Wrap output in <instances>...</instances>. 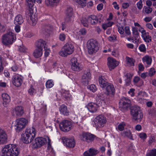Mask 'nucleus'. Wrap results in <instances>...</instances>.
Masks as SVG:
<instances>
[{"instance_id": "1", "label": "nucleus", "mask_w": 156, "mask_h": 156, "mask_svg": "<svg viewBox=\"0 0 156 156\" xmlns=\"http://www.w3.org/2000/svg\"><path fill=\"white\" fill-rule=\"evenodd\" d=\"M27 4L28 9L26 12V17L28 18L27 22L33 26L35 25L37 23V18L35 14L34 13L33 7L34 0H26Z\"/></svg>"}, {"instance_id": "2", "label": "nucleus", "mask_w": 156, "mask_h": 156, "mask_svg": "<svg viewBox=\"0 0 156 156\" xmlns=\"http://www.w3.org/2000/svg\"><path fill=\"white\" fill-rule=\"evenodd\" d=\"M19 153V149L16 145L9 144L2 149L1 156H18Z\"/></svg>"}, {"instance_id": "3", "label": "nucleus", "mask_w": 156, "mask_h": 156, "mask_svg": "<svg viewBox=\"0 0 156 156\" xmlns=\"http://www.w3.org/2000/svg\"><path fill=\"white\" fill-rule=\"evenodd\" d=\"M36 133L35 129L33 127L27 129L25 133L21 135L22 141L26 144L31 142L35 137Z\"/></svg>"}, {"instance_id": "4", "label": "nucleus", "mask_w": 156, "mask_h": 156, "mask_svg": "<svg viewBox=\"0 0 156 156\" xmlns=\"http://www.w3.org/2000/svg\"><path fill=\"white\" fill-rule=\"evenodd\" d=\"M130 115L132 119L134 121L139 120L142 119L143 114L140 108L137 106L132 107L130 108Z\"/></svg>"}, {"instance_id": "5", "label": "nucleus", "mask_w": 156, "mask_h": 156, "mask_svg": "<svg viewBox=\"0 0 156 156\" xmlns=\"http://www.w3.org/2000/svg\"><path fill=\"white\" fill-rule=\"evenodd\" d=\"M87 47L88 53L90 55L93 54L98 50V43L96 40L90 39L87 42Z\"/></svg>"}, {"instance_id": "6", "label": "nucleus", "mask_w": 156, "mask_h": 156, "mask_svg": "<svg viewBox=\"0 0 156 156\" xmlns=\"http://www.w3.org/2000/svg\"><path fill=\"white\" fill-rule=\"evenodd\" d=\"M74 47L70 43L66 44L59 52L60 56L66 57L68 55L72 54L74 51Z\"/></svg>"}, {"instance_id": "7", "label": "nucleus", "mask_w": 156, "mask_h": 156, "mask_svg": "<svg viewBox=\"0 0 156 156\" xmlns=\"http://www.w3.org/2000/svg\"><path fill=\"white\" fill-rule=\"evenodd\" d=\"M16 40V37L12 32H9L2 35V42L5 45L12 44Z\"/></svg>"}, {"instance_id": "8", "label": "nucleus", "mask_w": 156, "mask_h": 156, "mask_svg": "<svg viewBox=\"0 0 156 156\" xmlns=\"http://www.w3.org/2000/svg\"><path fill=\"white\" fill-rule=\"evenodd\" d=\"M106 118L103 115H99L95 118L93 125L96 128L104 126L106 122Z\"/></svg>"}, {"instance_id": "9", "label": "nucleus", "mask_w": 156, "mask_h": 156, "mask_svg": "<svg viewBox=\"0 0 156 156\" xmlns=\"http://www.w3.org/2000/svg\"><path fill=\"white\" fill-rule=\"evenodd\" d=\"M28 123L27 120L24 118L17 119L15 121V128L16 131L19 132L24 128Z\"/></svg>"}, {"instance_id": "10", "label": "nucleus", "mask_w": 156, "mask_h": 156, "mask_svg": "<svg viewBox=\"0 0 156 156\" xmlns=\"http://www.w3.org/2000/svg\"><path fill=\"white\" fill-rule=\"evenodd\" d=\"M106 92L104 94H100L99 97H112L115 94V89L113 85L109 83L105 87Z\"/></svg>"}, {"instance_id": "11", "label": "nucleus", "mask_w": 156, "mask_h": 156, "mask_svg": "<svg viewBox=\"0 0 156 156\" xmlns=\"http://www.w3.org/2000/svg\"><path fill=\"white\" fill-rule=\"evenodd\" d=\"M59 127L62 131H69L72 127V123L70 121L68 120H63L60 123Z\"/></svg>"}, {"instance_id": "12", "label": "nucleus", "mask_w": 156, "mask_h": 156, "mask_svg": "<svg viewBox=\"0 0 156 156\" xmlns=\"http://www.w3.org/2000/svg\"><path fill=\"white\" fill-rule=\"evenodd\" d=\"M131 101L128 98H122L119 102V108L126 110L131 105Z\"/></svg>"}, {"instance_id": "13", "label": "nucleus", "mask_w": 156, "mask_h": 156, "mask_svg": "<svg viewBox=\"0 0 156 156\" xmlns=\"http://www.w3.org/2000/svg\"><path fill=\"white\" fill-rule=\"evenodd\" d=\"M91 74L89 70L84 71L81 79V82L83 84L86 86L87 85L91 80Z\"/></svg>"}, {"instance_id": "14", "label": "nucleus", "mask_w": 156, "mask_h": 156, "mask_svg": "<svg viewBox=\"0 0 156 156\" xmlns=\"http://www.w3.org/2000/svg\"><path fill=\"white\" fill-rule=\"evenodd\" d=\"M70 65L71 69L74 71H79L81 70L80 65L78 62L77 58L73 57L71 58L70 61Z\"/></svg>"}, {"instance_id": "15", "label": "nucleus", "mask_w": 156, "mask_h": 156, "mask_svg": "<svg viewBox=\"0 0 156 156\" xmlns=\"http://www.w3.org/2000/svg\"><path fill=\"white\" fill-rule=\"evenodd\" d=\"M62 140L63 144L68 147H73L75 145V141L73 138H68L66 137L62 138Z\"/></svg>"}, {"instance_id": "16", "label": "nucleus", "mask_w": 156, "mask_h": 156, "mask_svg": "<svg viewBox=\"0 0 156 156\" xmlns=\"http://www.w3.org/2000/svg\"><path fill=\"white\" fill-rule=\"evenodd\" d=\"M12 82L14 85L18 87L21 86L23 82L21 76L18 74L14 75L12 78Z\"/></svg>"}, {"instance_id": "17", "label": "nucleus", "mask_w": 156, "mask_h": 156, "mask_svg": "<svg viewBox=\"0 0 156 156\" xmlns=\"http://www.w3.org/2000/svg\"><path fill=\"white\" fill-rule=\"evenodd\" d=\"M119 65L118 62L115 59L109 57L108 58V66L110 70L113 69Z\"/></svg>"}, {"instance_id": "18", "label": "nucleus", "mask_w": 156, "mask_h": 156, "mask_svg": "<svg viewBox=\"0 0 156 156\" xmlns=\"http://www.w3.org/2000/svg\"><path fill=\"white\" fill-rule=\"evenodd\" d=\"M8 136L5 131L0 128V144H3L7 142Z\"/></svg>"}, {"instance_id": "19", "label": "nucleus", "mask_w": 156, "mask_h": 156, "mask_svg": "<svg viewBox=\"0 0 156 156\" xmlns=\"http://www.w3.org/2000/svg\"><path fill=\"white\" fill-rule=\"evenodd\" d=\"M35 141V143L34 144L35 147H40L44 145L46 142L45 139L42 137L36 138Z\"/></svg>"}, {"instance_id": "20", "label": "nucleus", "mask_w": 156, "mask_h": 156, "mask_svg": "<svg viewBox=\"0 0 156 156\" xmlns=\"http://www.w3.org/2000/svg\"><path fill=\"white\" fill-rule=\"evenodd\" d=\"M16 115L18 116H21L23 115L24 113L23 108L21 106H17L13 110Z\"/></svg>"}, {"instance_id": "21", "label": "nucleus", "mask_w": 156, "mask_h": 156, "mask_svg": "<svg viewBox=\"0 0 156 156\" xmlns=\"http://www.w3.org/2000/svg\"><path fill=\"white\" fill-rule=\"evenodd\" d=\"M87 107L88 110L90 112L94 113L95 112L98 108L97 104L93 102H90L87 105Z\"/></svg>"}, {"instance_id": "22", "label": "nucleus", "mask_w": 156, "mask_h": 156, "mask_svg": "<svg viewBox=\"0 0 156 156\" xmlns=\"http://www.w3.org/2000/svg\"><path fill=\"white\" fill-rule=\"evenodd\" d=\"M99 82L100 86L102 88H105L109 83L107 82V80L105 78V77L102 76H99Z\"/></svg>"}, {"instance_id": "23", "label": "nucleus", "mask_w": 156, "mask_h": 156, "mask_svg": "<svg viewBox=\"0 0 156 156\" xmlns=\"http://www.w3.org/2000/svg\"><path fill=\"white\" fill-rule=\"evenodd\" d=\"M98 153V150L90 148L88 151L85 152L83 154L84 156H94Z\"/></svg>"}, {"instance_id": "24", "label": "nucleus", "mask_w": 156, "mask_h": 156, "mask_svg": "<svg viewBox=\"0 0 156 156\" xmlns=\"http://www.w3.org/2000/svg\"><path fill=\"white\" fill-rule=\"evenodd\" d=\"M23 22L24 19L21 15L19 14L15 17L14 20L15 25H21Z\"/></svg>"}, {"instance_id": "25", "label": "nucleus", "mask_w": 156, "mask_h": 156, "mask_svg": "<svg viewBox=\"0 0 156 156\" xmlns=\"http://www.w3.org/2000/svg\"><path fill=\"white\" fill-rule=\"evenodd\" d=\"M36 48L40 49H43V47L47 46V44L45 41L43 39H40L37 41L36 42Z\"/></svg>"}, {"instance_id": "26", "label": "nucleus", "mask_w": 156, "mask_h": 156, "mask_svg": "<svg viewBox=\"0 0 156 156\" xmlns=\"http://www.w3.org/2000/svg\"><path fill=\"white\" fill-rule=\"evenodd\" d=\"M60 0H45V4L48 6H54L59 3Z\"/></svg>"}, {"instance_id": "27", "label": "nucleus", "mask_w": 156, "mask_h": 156, "mask_svg": "<svg viewBox=\"0 0 156 156\" xmlns=\"http://www.w3.org/2000/svg\"><path fill=\"white\" fill-rule=\"evenodd\" d=\"M88 21L92 25H95L98 23V19L94 15H91L88 18Z\"/></svg>"}, {"instance_id": "28", "label": "nucleus", "mask_w": 156, "mask_h": 156, "mask_svg": "<svg viewBox=\"0 0 156 156\" xmlns=\"http://www.w3.org/2000/svg\"><path fill=\"white\" fill-rule=\"evenodd\" d=\"M59 110L61 114L65 115H69V112L67 109V107L64 105H63L59 107Z\"/></svg>"}, {"instance_id": "29", "label": "nucleus", "mask_w": 156, "mask_h": 156, "mask_svg": "<svg viewBox=\"0 0 156 156\" xmlns=\"http://www.w3.org/2000/svg\"><path fill=\"white\" fill-rule=\"evenodd\" d=\"M43 49L36 48L34 52L33 55L36 58H39L41 57L43 54Z\"/></svg>"}, {"instance_id": "30", "label": "nucleus", "mask_w": 156, "mask_h": 156, "mask_svg": "<svg viewBox=\"0 0 156 156\" xmlns=\"http://www.w3.org/2000/svg\"><path fill=\"white\" fill-rule=\"evenodd\" d=\"M143 62L147 65H150L152 62V59L151 56L146 55L144 56L142 59Z\"/></svg>"}, {"instance_id": "31", "label": "nucleus", "mask_w": 156, "mask_h": 156, "mask_svg": "<svg viewBox=\"0 0 156 156\" xmlns=\"http://www.w3.org/2000/svg\"><path fill=\"white\" fill-rule=\"evenodd\" d=\"M121 135L125 137H127L130 139H132V136L131 133L129 130H125L122 132L121 133Z\"/></svg>"}, {"instance_id": "32", "label": "nucleus", "mask_w": 156, "mask_h": 156, "mask_svg": "<svg viewBox=\"0 0 156 156\" xmlns=\"http://www.w3.org/2000/svg\"><path fill=\"white\" fill-rule=\"evenodd\" d=\"M74 15H65V23H72L73 21Z\"/></svg>"}, {"instance_id": "33", "label": "nucleus", "mask_w": 156, "mask_h": 156, "mask_svg": "<svg viewBox=\"0 0 156 156\" xmlns=\"http://www.w3.org/2000/svg\"><path fill=\"white\" fill-rule=\"evenodd\" d=\"M79 5L83 7L86 6V0H74Z\"/></svg>"}, {"instance_id": "34", "label": "nucleus", "mask_w": 156, "mask_h": 156, "mask_svg": "<svg viewBox=\"0 0 156 156\" xmlns=\"http://www.w3.org/2000/svg\"><path fill=\"white\" fill-rule=\"evenodd\" d=\"M65 15H74L73 8L70 6L67 7L65 11Z\"/></svg>"}, {"instance_id": "35", "label": "nucleus", "mask_w": 156, "mask_h": 156, "mask_svg": "<svg viewBox=\"0 0 156 156\" xmlns=\"http://www.w3.org/2000/svg\"><path fill=\"white\" fill-rule=\"evenodd\" d=\"M139 29L136 27H132V31L133 36H136L137 38V36H139Z\"/></svg>"}, {"instance_id": "36", "label": "nucleus", "mask_w": 156, "mask_h": 156, "mask_svg": "<svg viewBox=\"0 0 156 156\" xmlns=\"http://www.w3.org/2000/svg\"><path fill=\"white\" fill-rule=\"evenodd\" d=\"M45 85L47 88H50L54 86V82L52 80H49L47 81Z\"/></svg>"}, {"instance_id": "37", "label": "nucleus", "mask_w": 156, "mask_h": 156, "mask_svg": "<svg viewBox=\"0 0 156 156\" xmlns=\"http://www.w3.org/2000/svg\"><path fill=\"white\" fill-rule=\"evenodd\" d=\"M146 156H156V149H153L149 151L147 153Z\"/></svg>"}, {"instance_id": "38", "label": "nucleus", "mask_w": 156, "mask_h": 156, "mask_svg": "<svg viewBox=\"0 0 156 156\" xmlns=\"http://www.w3.org/2000/svg\"><path fill=\"white\" fill-rule=\"evenodd\" d=\"M87 141L89 142L90 141H93L95 138V136L93 134L87 133Z\"/></svg>"}, {"instance_id": "39", "label": "nucleus", "mask_w": 156, "mask_h": 156, "mask_svg": "<svg viewBox=\"0 0 156 156\" xmlns=\"http://www.w3.org/2000/svg\"><path fill=\"white\" fill-rule=\"evenodd\" d=\"M125 126V123L122 122L118 125L116 127V129L117 130L119 131H122L124 129Z\"/></svg>"}, {"instance_id": "40", "label": "nucleus", "mask_w": 156, "mask_h": 156, "mask_svg": "<svg viewBox=\"0 0 156 156\" xmlns=\"http://www.w3.org/2000/svg\"><path fill=\"white\" fill-rule=\"evenodd\" d=\"M133 82L134 84H137L139 82H140L141 84L143 83V80L140 79V77L137 76L134 77L133 79Z\"/></svg>"}, {"instance_id": "41", "label": "nucleus", "mask_w": 156, "mask_h": 156, "mask_svg": "<svg viewBox=\"0 0 156 156\" xmlns=\"http://www.w3.org/2000/svg\"><path fill=\"white\" fill-rule=\"evenodd\" d=\"M81 23L85 27H88V19L87 20L85 17H83L81 20Z\"/></svg>"}, {"instance_id": "42", "label": "nucleus", "mask_w": 156, "mask_h": 156, "mask_svg": "<svg viewBox=\"0 0 156 156\" xmlns=\"http://www.w3.org/2000/svg\"><path fill=\"white\" fill-rule=\"evenodd\" d=\"M126 60L127 61V63L128 65L130 66H134V63L132 59L127 57L126 58Z\"/></svg>"}, {"instance_id": "43", "label": "nucleus", "mask_w": 156, "mask_h": 156, "mask_svg": "<svg viewBox=\"0 0 156 156\" xmlns=\"http://www.w3.org/2000/svg\"><path fill=\"white\" fill-rule=\"evenodd\" d=\"M142 38L144 41L146 43H149L151 41V37L148 34Z\"/></svg>"}, {"instance_id": "44", "label": "nucleus", "mask_w": 156, "mask_h": 156, "mask_svg": "<svg viewBox=\"0 0 156 156\" xmlns=\"http://www.w3.org/2000/svg\"><path fill=\"white\" fill-rule=\"evenodd\" d=\"M87 88L93 92H94L97 90V88L94 84H91L90 86H87Z\"/></svg>"}, {"instance_id": "45", "label": "nucleus", "mask_w": 156, "mask_h": 156, "mask_svg": "<svg viewBox=\"0 0 156 156\" xmlns=\"http://www.w3.org/2000/svg\"><path fill=\"white\" fill-rule=\"evenodd\" d=\"M3 104L5 107L8 106L9 103L10 101V98H3Z\"/></svg>"}, {"instance_id": "46", "label": "nucleus", "mask_w": 156, "mask_h": 156, "mask_svg": "<svg viewBox=\"0 0 156 156\" xmlns=\"http://www.w3.org/2000/svg\"><path fill=\"white\" fill-rule=\"evenodd\" d=\"M87 133H83L80 135V138L81 140L84 141H86Z\"/></svg>"}, {"instance_id": "47", "label": "nucleus", "mask_w": 156, "mask_h": 156, "mask_svg": "<svg viewBox=\"0 0 156 156\" xmlns=\"http://www.w3.org/2000/svg\"><path fill=\"white\" fill-rule=\"evenodd\" d=\"M139 31L141 34V36L142 38L148 34L146 32V30L143 27H140Z\"/></svg>"}, {"instance_id": "48", "label": "nucleus", "mask_w": 156, "mask_h": 156, "mask_svg": "<svg viewBox=\"0 0 156 156\" xmlns=\"http://www.w3.org/2000/svg\"><path fill=\"white\" fill-rule=\"evenodd\" d=\"M139 49L141 52H145L146 49L145 45L144 44H140L139 47Z\"/></svg>"}, {"instance_id": "49", "label": "nucleus", "mask_w": 156, "mask_h": 156, "mask_svg": "<svg viewBox=\"0 0 156 156\" xmlns=\"http://www.w3.org/2000/svg\"><path fill=\"white\" fill-rule=\"evenodd\" d=\"M124 32L127 36H129L131 34V32L130 30L129 27L128 26H126L125 27Z\"/></svg>"}, {"instance_id": "50", "label": "nucleus", "mask_w": 156, "mask_h": 156, "mask_svg": "<svg viewBox=\"0 0 156 156\" xmlns=\"http://www.w3.org/2000/svg\"><path fill=\"white\" fill-rule=\"evenodd\" d=\"M155 71L153 68H152L150 69L148 72V75L150 76H153L155 73Z\"/></svg>"}, {"instance_id": "51", "label": "nucleus", "mask_w": 156, "mask_h": 156, "mask_svg": "<svg viewBox=\"0 0 156 156\" xmlns=\"http://www.w3.org/2000/svg\"><path fill=\"white\" fill-rule=\"evenodd\" d=\"M44 49L45 51L44 55L45 57H48L49 55L50 50L49 48H48L47 46H44Z\"/></svg>"}, {"instance_id": "52", "label": "nucleus", "mask_w": 156, "mask_h": 156, "mask_svg": "<svg viewBox=\"0 0 156 156\" xmlns=\"http://www.w3.org/2000/svg\"><path fill=\"white\" fill-rule=\"evenodd\" d=\"M66 38V35L63 33L60 34L59 36V40L62 41H64L65 40Z\"/></svg>"}, {"instance_id": "53", "label": "nucleus", "mask_w": 156, "mask_h": 156, "mask_svg": "<svg viewBox=\"0 0 156 156\" xmlns=\"http://www.w3.org/2000/svg\"><path fill=\"white\" fill-rule=\"evenodd\" d=\"M79 35H85L87 33V30L85 29L82 28L79 30Z\"/></svg>"}, {"instance_id": "54", "label": "nucleus", "mask_w": 156, "mask_h": 156, "mask_svg": "<svg viewBox=\"0 0 156 156\" xmlns=\"http://www.w3.org/2000/svg\"><path fill=\"white\" fill-rule=\"evenodd\" d=\"M139 136L141 139L143 140L145 139L147 137V135L146 134L144 133H140L139 134Z\"/></svg>"}, {"instance_id": "55", "label": "nucleus", "mask_w": 156, "mask_h": 156, "mask_svg": "<svg viewBox=\"0 0 156 156\" xmlns=\"http://www.w3.org/2000/svg\"><path fill=\"white\" fill-rule=\"evenodd\" d=\"M102 102H103V101H102L100 98H98L96 99V103L98 105V107L102 105Z\"/></svg>"}, {"instance_id": "56", "label": "nucleus", "mask_w": 156, "mask_h": 156, "mask_svg": "<svg viewBox=\"0 0 156 156\" xmlns=\"http://www.w3.org/2000/svg\"><path fill=\"white\" fill-rule=\"evenodd\" d=\"M13 72L17 71L19 69L18 66L16 64L13 65L11 68Z\"/></svg>"}, {"instance_id": "57", "label": "nucleus", "mask_w": 156, "mask_h": 156, "mask_svg": "<svg viewBox=\"0 0 156 156\" xmlns=\"http://www.w3.org/2000/svg\"><path fill=\"white\" fill-rule=\"evenodd\" d=\"M139 96L140 97H147V94L145 92H139L138 94Z\"/></svg>"}, {"instance_id": "58", "label": "nucleus", "mask_w": 156, "mask_h": 156, "mask_svg": "<svg viewBox=\"0 0 156 156\" xmlns=\"http://www.w3.org/2000/svg\"><path fill=\"white\" fill-rule=\"evenodd\" d=\"M137 8L139 9H141L143 6V4H142V1L141 0H140L137 3Z\"/></svg>"}, {"instance_id": "59", "label": "nucleus", "mask_w": 156, "mask_h": 156, "mask_svg": "<svg viewBox=\"0 0 156 156\" xmlns=\"http://www.w3.org/2000/svg\"><path fill=\"white\" fill-rule=\"evenodd\" d=\"M133 75L129 73H127L124 75L125 79H131Z\"/></svg>"}, {"instance_id": "60", "label": "nucleus", "mask_w": 156, "mask_h": 156, "mask_svg": "<svg viewBox=\"0 0 156 156\" xmlns=\"http://www.w3.org/2000/svg\"><path fill=\"white\" fill-rule=\"evenodd\" d=\"M152 10V9L149 7H146L145 9V12L147 14L151 13Z\"/></svg>"}, {"instance_id": "61", "label": "nucleus", "mask_w": 156, "mask_h": 156, "mask_svg": "<svg viewBox=\"0 0 156 156\" xmlns=\"http://www.w3.org/2000/svg\"><path fill=\"white\" fill-rule=\"evenodd\" d=\"M35 91L33 87H31L29 90L28 92L30 95H33L35 93Z\"/></svg>"}, {"instance_id": "62", "label": "nucleus", "mask_w": 156, "mask_h": 156, "mask_svg": "<svg viewBox=\"0 0 156 156\" xmlns=\"http://www.w3.org/2000/svg\"><path fill=\"white\" fill-rule=\"evenodd\" d=\"M118 31L120 34H123L124 33V29L122 27H119L118 28Z\"/></svg>"}, {"instance_id": "63", "label": "nucleus", "mask_w": 156, "mask_h": 156, "mask_svg": "<svg viewBox=\"0 0 156 156\" xmlns=\"http://www.w3.org/2000/svg\"><path fill=\"white\" fill-rule=\"evenodd\" d=\"M20 51L22 52H25L26 51L27 49L24 46H20L19 48Z\"/></svg>"}, {"instance_id": "64", "label": "nucleus", "mask_w": 156, "mask_h": 156, "mask_svg": "<svg viewBox=\"0 0 156 156\" xmlns=\"http://www.w3.org/2000/svg\"><path fill=\"white\" fill-rule=\"evenodd\" d=\"M152 34L153 39L156 42V32L154 31L152 32Z\"/></svg>"}]
</instances>
